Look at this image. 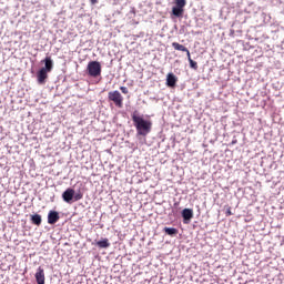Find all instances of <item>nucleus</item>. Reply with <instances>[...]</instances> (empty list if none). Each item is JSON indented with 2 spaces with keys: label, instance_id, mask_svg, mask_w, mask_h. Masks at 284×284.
Instances as JSON below:
<instances>
[{
  "label": "nucleus",
  "instance_id": "10",
  "mask_svg": "<svg viewBox=\"0 0 284 284\" xmlns=\"http://www.w3.org/2000/svg\"><path fill=\"white\" fill-rule=\"evenodd\" d=\"M182 219H184V221H192V219H194V211L192 209H184L182 211Z\"/></svg>",
  "mask_w": 284,
  "mask_h": 284
},
{
  "label": "nucleus",
  "instance_id": "4",
  "mask_svg": "<svg viewBox=\"0 0 284 284\" xmlns=\"http://www.w3.org/2000/svg\"><path fill=\"white\" fill-rule=\"evenodd\" d=\"M186 3L187 2L185 0H175V7L172 8L173 17H183V8H185Z\"/></svg>",
  "mask_w": 284,
  "mask_h": 284
},
{
  "label": "nucleus",
  "instance_id": "13",
  "mask_svg": "<svg viewBox=\"0 0 284 284\" xmlns=\"http://www.w3.org/2000/svg\"><path fill=\"white\" fill-rule=\"evenodd\" d=\"M98 247H101L103 250L110 247V241L108 239H103L102 241L97 242Z\"/></svg>",
  "mask_w": 284,
  "mask_h": 284
},
{
  "label": "nucleus",
  "instance_id": "1",
  "mask_svg": "<svg viewBox=\"0 0 284 284\" xmlns=\"http://www.w3.org/2000/svg\"><path fill=\"white\" fill-rule=\"evenodd\" d=\"M132 121L139 136H146L152 132V121L145 120L141 115H136V112L132 114Z\"/></svg>",
  "mask_w": 284,
  "mask_h": 284
},
{
  "label": "nucleus",
  "instance_id": "6",
  "mask_svg": "<svg viewBox=\"0 0 284 284\" xmlns=\"http://www.w3.org/2000/svg\"><path fill=\"white\" fill-rule=\"evenodd\" d=\"M36 281L38 284H45V272L41 266L38 267L36 273Z\"/></svg>",
  "mask_w": 284,
  "mask_h": 284
},
{
  "label": "nucleus",
  "instance_id": "11",
  "mask_svg": "<svg viewBox=\"0 0 284 284\" xmlns=\"http://www.w3.org/2000/svg\"><path fill=\"white\" fill-rule=\"evenodd\" d=\"M44 67L42 68V70H45L47 72H52V68H54V64L52 62V58L47 57L44 60Z\"/></svg>",
  "mask_w": 284,
  "mask_h": 284
},
{
  "label": "nucleus",
  "instance_id": "5",
  "mask_svg": "<svg viewBox=\"0 0 284 284\" xmlns=\"http://www.w3.org/2000/svg\"><path fill=\"white\" fill-rule=\"evenodd\" d=\"M62 199L65 203H72V199H74V189H67L62 193Z\"/></svg>",
  "mask_w": 284,
  "mask_h": 284
},
{
  "label": "nucleus",
  "instance_id": "20",
  "mask_svg": "<svg viewBox=\"0 0 284 284\" xmlns=\"http://www.w3.org/2000/svg\"><path fill=\"white\" fill-rule=\"evenodd\" d=\"M184 52H186L187 61L192 60V55L190 54V50L187 49V51H184Z\"/></svg>",
  "mask_w": 284,
  "mask_h": 284
},
{
  "label": "nucleus",
  "instance_id": "2",
  "mask_svg": "<svg viewBox=\"0 0 284 284\" xmlns=\"http://www.w3.org/2000/svg\"><path fill=\"white\" fill-rule=\"evenodd\" d=\"M87 70L89 72V77H101V62L91 61L88 63Z\"/></svg>",
  "mask_w": 284,
  "mask_h": 284
},
{
  "label": "nucleus",
  "instance_id": "21",
  "mask_svg": "<svg viewBox=\"0 0 284 284\" xmlns=\"http://www.w3.org/2000/svg\"><path fill=\"white\" fill-rule=\"evenodd\" d=\"M95 3H99V0H91L92 6H95Z\"/></svg>",
  "mask_w": 284,
  "mask_h": 284
},
{
  "label": "nucleus",
  "instance_id": "14",
  "mask_svg": "<svg viewBox=\"0 0 284 284\" xmlns=\"http://www.w3.org/2000/svg\"><path fill=\"white\" fill-rule=\"evenodd\" d=\"M164 232L169 236H174V235L179 234V230H176L175 227H164Z\"/></svg>",
  "mask_w": 284,
  "mask_h": 284
},
{
  "label": "nucleus",
  "instance_id": "8",
  "mask_svg": "<svg viewBox=\"0 0 284 284\" xmlns=\"http://www.w3.org/2000/svg\"><path fill=\"white\" fill-rule=\"evenodd\" d=\"M48 72L45 69H40L37 74L38 83L43 85L45 83V79H48Z\"/></svg>",
  "mask_w": 284,
  "mask_h": 284
},
{
  "label": "nucleus",
  "instance_id": "12",
  "mask_svg": "<svg viewBox=\"0 0 284 284\" xmlns=\"http://www.w3.org/2000/svg\"><path fill=\"white\" fill-rule=\"evenodd\" d=\"M172 48H174V50H178L179 52H187V48L183 44H180L179 42H173Z\"/></svg>",
  "mask_w": 284,
  "mask_h": 284
},
{
  "label": "nucleus",
  "instance_id": "7",
  "mask_svg": "<svg viewBox=\"0 0 284 284\" xmlns=\"http://www.w3.org/2000/svg\"><path fill=\"white\" fill-rule=\"evenodd\" d=\"M61 216H59V212L57 211H50L48 214V223L49 225H54Z\"/></svg>",
  "mask_w": 284,
  "mask_h": 284
},
{
  "label": "nucleus",
  "instance_id": "18",
  "mask_svg": "<svg viewBox=\"0 0 284 284\" xmlns=\"http://www.w3.org/2000/svg\"><path fill=\"white\" fill-rule=\"evenodd\" d=\"M122 94H128L129 90L125 87H120Z\"/></svg>",
  "mask_w": 284,
  "mask_h": 284
},
{
  "label": "nucleus",
  "instance_id": "9",
  "mask_svg": "<svg viewBox=\"0 0 284 284\" xmlns=\"http://www.w3.org/2000/svg\"><path fill=\"white\" fill-rule=\"evenodd\" d=\"M176 81H178V79H176V75H174V73H169L166 75V85L169 88H175L176 87Z\"/></svg>",
  "mask_w": 284,
  "mask_h": 284
},
{
  "label": "nucleus",
  "instance_id": "16",
  "mask_svg": "<svg viewBox=\"0 0 284 284\" xmlns=\"http://www.w3.org/2000/svg\"><path fill=\"white\" fill-rule=\"evenodd\" d=\"M189 63H190V68L192 70H199V63H196V61L191 59V60H189Z\"/></svg>",
  "mask_w": 284,
  "mask_h": 284
},
{
  "label": "nucleus",
  "instance_id": "17",
  "mask_svg": "<svg viewBox=\"0 0 284 284\" xmlns=\"http://www.w3.org/2000/svg\"><path fill=\"white\" fill-rule=\"evenodd\" d=\"M74 201H81V199H83V193H78L75 195H73Z\"/></svg>",
  "mask_w": 284,
  "mask_h": 284
},
{
  "label": "nucleus",
  "instance_id": "19",
  "mask_svg": "<svg viewBox=\"0 0 284 284\" xmlns=\"http://www.w3.org/2000/svg\"><path fill=\"white\" fill-rule=\"evenodd\" d=\"M232 207H229L227 210H226V216H232Z\"/></svg>",
  "mask_w": 284,
  "mask_h": 284
},
{
  "label": "nucleus",
  "instance_id": "15",
  "mask_svg": "<svg viewBox=\"0 0 284 284\" xmlns=\"http://www.w3.org/2000/svg\"><path fill=\"white\" fill-rule=\"evenodd\" d=\"M31 223H33V225H41V215L39 214H34L31 216Z\"/></svg>",
  "mask_w": 284,
  "mask_h": 284
},
{
  "label": "nucleus",
  "instance_id": "3",
  "mask_svg": "<svg viewBox=\"0 0 284 284\" xmlns=\"http://www.w3.org/2000/svg\"><path fill=\"white\" fill-rule=\"evenodd\" d=\"M109 101L114 103L115 108H123V95L119 91H110L108 93Z\"/></svg>",
  "mask_w": 284,
  "mask_h": 284
}]
</instances>
